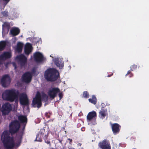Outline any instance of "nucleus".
<instances>
[{
    "instance_id": "26",
    "label": "nucleus",
    "mask_w": 149,
    "mask_h": 149,
    "mask_svg": "<svg viewBox=\"0 0 149 149\" xmlns=\"http://www.w3.org/2000/svg\"><path fill=\"white\" fill-rule=\"evenodd\" d=\"M1 14L4 17H8V11L6 10L2 12Z\"/></svg>"
},
{
    "instance_id": "34",
    "label": "nucleus",
    "mask_w": 149,
    "mask_h": 149,
    "mask_svg": "<svg viewBox=\"0 0 149 149\" xmlns=\"http://www.w3.org/2000/svg\"><path fill=\"white\" fill-rule=\"evenodd\" d=\"M45 116L47 118H50V116L48 115V113L47 112H46L45 113Z\"/></svg>"
},
{
    "instance_id": "35",
    "label": "nucleus",
    "mask_w": 149,
    "mask_h": 149,
    "mask_svg": "<svg viewBox=\"0 0 149 149\" xmlns=\"http://www.w3.org/2000/svg\"><path fill=\"white\" fill-rule=\"evenodd\" d=\"M131 70H129L127 71V73L125 75V76H127L129 74H130L131 73Z\"/></svg>"
},
{
    "instance_id": "25",
    "label": "nucleus",
    "mask_w": 149,
    "mask_h": 149,
    "mask_svg": "<svg viewBox=\"0 0 149 149\" xmlns=\"http://www.w3.org/2000/svg\"><path fill=\"white\" fill-rule=\"evenodd\" d=\"M83 96L84 97L88 98L89 97V93L87 91H84L83 93Z\"/></svg>"
},
{
    "instance_id": "5",
    "label": "nucleus",
    "mask_w": 149,
    "mask_h": 149,
    "mask_svg": "<svg viewBox=\"0 0 149 149\" xmlns=\"http://www.w3.org/2000/svg\"><path fill=\"white\" fill-rule=\"evenodd\" d=\"M12 107L10 104L8 103H6L2 105L1 111L2 115L5 116L8 115L11 111Z\"/></svg>"
},
{
    "instance_id": "27",
    "label": "nucleus",
    "mask_w": 149,
    "mask_h": 149,
    "mask_svg": "<svg viewBox=\"0 0 149 149\" xmlns=\"http://www.w3.org/2000/svg\"><path fill=\"white\" fill-rule=\"evenodd\" d=\"M43 100H47L48 99V96L47 95L44 93H43L42 95V98Z\"/></svg>"
},
{
    "instance_id": "33",
    "label": "nucleus",
    "mask_w": 149,
    "mask_h": 149,
    "mask_svg": "<svg viewBox=\"0 0 149 149\" xmlns=\"http://www.w3.org/2000/svg\"><path fill=\"white\" fill-rule=\"evenodd\" d=\"M39 135L38 134L37 135L36 138V140L37 141H38L40 142H41L42 141V140L41 139H38V137L39 136Z\"/></svg>"
},
{
    "instance_id": "1",
    "label": "nucleus",
    "mask_w": 149,
    "mask_h": 149,
    "mask_svg": "<svg viewBox=\"0 0 149 149\" xmlns=\"http://www.w3.org/2000/svg\"><path fill=\"white\" fill-rule=\"evenodd\" d=\"M20 124L17 120L12 121L9 125V132L7 130L4 131L1 134V140L4 148L6 149H13L15 145L13 137L10 136V133L13 135L17 133L20 127Z\"/></svg>"
},
{
    "instance_id": "9",
    "label": "nucleus",
    "mask_w": 149,
    "mask_h": 149,
    "mask_svg": "<svg viewBox=\"0 0 149 149\" xmlns=\"http://www.w3.org/2000/svg\"><path fill=\"white\" fill-rule=\"evenodd\" d=\"M60 91L58 88L53 87L50 88L47 93L49 97L52 99H54L57 96L58 93L60 92Z\"/></svg>"
},
{
    "instance_id": "13",
    "label": "nucleus",
    "mask_w": 149,
    "mask_h": 149,
    "mask_svg": "<svg viewBox=\"0 0 149 149\" xmlns=\"http://www.w3.org/2000/svg\"><path fill=\"white\" fill-rule=\"evenodd\" d=\"M97 116L96 113L94 111L89 112L87 116V120L88 122L91 121L92 120L96 121Z\"/></svg>"
},
{
    "instance_id": "24",
    "label": "nucleus",
    "mask_w": 149,
    "mask_h": 149,
    "mask_svg": "<svg viewBox=\"0 0 149 149\" xmlns=\"http://www.w3.org/2000/svg\"><path fill=\"white\" fill-rule=\"evenodd\" d=\"M89 102L94 104L95 105L97 103V98L95 95H92V98L88 99Z\"/></svg>"
},
{
    "instance_id": "28",
    "label": "nucleus",
    "mask_w": 149,
    "mask_h": 149,
    "mask_svg": "<svg viewBox=\"0 0 149 149\" xmlns=\"http://www.w3.org/2000/svg\"><path fill=\"white\" fill-rule=\"evenodd\" d=\"M16 48L15 49L16 52L18 53H20L22 52V50L23 47H16Z\"/></svg>"
},
{
    "instance_id": "22",
    "label": "nucleus",
    "mask_w": 149,
    "mask_h": 149,
    "mask_svg": "<svg viewBox=\"0 0 149 149\" xmlns=\"http://www.w3.org/2000/svg\"><path fill=\"white\" fill-rule=\"evenodd\" d=\"M18 120L21 123H26L27 122V118L26 117L23 115H20L18 117Z\"/></svg>"
},
{
    "instance_id": "39",
    "label": "nucleus",
    "mask_w": 149,
    "mask_h": 149,
    "mask_svg": "<svg viewBox=\"0 0 149 149\" xmlns=\"http://www.w3.org/2000/svg\"><path fill=\"white\" fill-rule=\"evenodd\" d=\"M9 64V63L8 62L6 63L5 64V67L6 68H7L8 65Z\"/></svg>"
},
{
    "instance_id": "30",
    "label": "nucleus",
    "mask_w": 149,
    "mask_h": 149,
    "mask_svg": "<svg viewBox=\"0 0 149 149\" xmlns=\"http://www.w3.org/2000/svg\"><path fill=\"white\" fill-rule=\"evenodd\" d=\"M24 44L22 42H18L17 45L15 47H24Z\"/></svg>"
},
{
    "instance_id": "16",
    "label": "nucleus",
    "mask_w": 149,
    "mask_h": 149,
    "mask_svg": "<svg viewBox=\"0 0 149 149\" xmlns=\"http://www.w3.org/2000/svg\"><path fill=\"white\" fill-rule=\"evenodd\" d=\"M12 54L10 52H4L2 54L0 55V60H5L6 59L11 57Z\"/></svg>"
},
{
    "instance_id": "10",
    "label": "nucleus",
    "mask_w": 149,
    "mask_h": 149,
    "mask_svg": "<svg viewBox=\"0 0 149 149\" xmlns=\"http://www.w3.org/2000/svg\"><path fill=\"white\" fill-rule=\"evenodd\" d=\"M19 97V102L21 105L25 106L29 105V100L26 94L23 93H20Z\"/></svg>"
},
{
    "instance_id": "38",
    "label": "nucleus",
    "mask_w": 149,
    "mask_h": 149,
    "mask_svg": "<svg viewBox=\"0 0 149 149\" xmlns=\"http://www.w3.org/2000/svg\"><path fill=\"white\" fill-rule=\"evenodd\" d=\"M13 66L14 67L15 69H16L17 68L16 65L15 63H13Z\"/></svg>"
},
{
    "instance_id": "12",
    "label": "nucleus",
    "mask_w": 149,
    "mask_h": 149,
    "mask_svg": "<svg viewBox=\"0 0 149 149\" xmlns=\"http://www.w3.org/2000/svg\"><path fill=\"white\" fill-rule=\"evenodd\" d=\"M32 77V74L30 72H26L22 76V80L25 83H29L31 81Z\"/></svg>"
},
{
    "instance_id": "15",
    "label": "nucleus",
    "mask_w": 149,
    "mask_h": 149,
    "mask_svg": "<svg viewBox=\"0 0 149 149\" xmlns=\"http://www.w3.org/2000/svg\"><path fill=\"white\" fill-rule=\"evenodd\" d=\"M120 127V125L118 123H115L111 125L112 130L114 134H116L119 132Z\"/></svg>"
},
{
    "instance_id": "41",
    "label": "nucleus",
    "mask_w": 149,
    "mask_h": 149,
    "mask_svg": "<svg viewBox=\"0 0 149 149\" xmlns=\"http://www.w3.org/2000/svg\"><path fill=\"white\" fill-rule=\"evenodd\" d=\"M129 74H130L129 77H132L133 76V74L132 73H131Z\"/></svg>"
},
{
    "instance_id": "3",
    "label": "nucleus",
    "mask_w": 149,
    "mask_h": 149,
    "mask_svg": "<svg viewBox=\"0 0 149 149\" xmlns=\"http://www.w3.org/2000/svg\"><path fill=\"white\" fill-rule=\"evenodd\" d=\"M59 76V72L54 68L47 69L45 72V77L48 81H55L58 79Z\"/></svg>"
},
{
    "instance_id": "44",
    "label": "nucleus",
    "mask_w": 149,
    "mask_h": 149,
    "mask_svg": "<svg viewBox=\"0 0 149 149\" xmlns=\"http://www.w3.org/2000/svg\"><path fill=\"white\" fill-rule=\"evenodd\" d=\"M25 126H24V127H23L22 128V131H24V129H25Z\"/></svg>"
},
{
    "instance_id": "36",
    "label": "nucleus",
    "mask_w": 149,
    "mask_h": 149,
    "mask_svg": "<svg viewBox=\"0 0 149 149\" xmlns=\"http://www.w3.org/2000/svg\"><path fill=\"white\" fill-rule=\"evenodd\" d=\"M45 142H46V143H47V144H50V141H48V140H45Z\"/></svg>"
},
{
    "instance_id": "37",
    "label": "nucleus",
    "mask_w": 149,
    "mask_h": 149,
    "mask_svg": "<svg viewBox=\"0 0 149 149\" xmlns=\"http://www.w3.org/2000/svg\"><path fill=\"white\" fill-rule=\"evenodd\" d=\"M68 140L69 141V144H71L72 143V140L70 138H69L68 139Z\"/></svg>"
},
{
    "instance_id": "40",
    "label": "nucleus",
    "mask_w": 149,
    "mask_h": 149,
    "mask_svg": "<svg viewBox=\"0 0 149 149\" xmlns=\"http://www.w3.org/2000/svg\"><path fill=\"white\" fill-rule=\"evenodd\" d=\"M5 47H0V51L4 49Z\"/></svg>"
},
{
    "instance_id": "8",
    "label": "nucleus",
    "mask_w": 149,
    "mask_h": 149,
    "mask_svg": "<svg viewBox=\"0 0 149 149\" xmlns=\"http://www.w3.org/2000/svg\"><path fill=\"white\" fill-rule=\"evenodd\" d=\"M19 63L21 67H24L27 64V58L23 54L17 56L15 58Z\"/></svg>"
},
{
    "instance_id": "23",
    "label": "nucleus",
    "mask_w": 149,
    "mask_h": 149,
    "mask_svg": "<svg viewBox=\"0 0 149 149\" xmlns=\"http://www.w3.org/2000/svg\"><path fill=\"white\" fill-rule=\"evenodd\" d=\"M24 53L27 55H29L32 52L33 49V47H24Z\"/></svg>"
},
{
    "instance_id": "46",
    "label": "nucleus",
    "mask_w": 149,
    "mask_h": 149,
    "mask_svg": "<svg viewBox=\"0 0 149 149\" xmlns=\"http://www.w3.org/2000/svg\"><path fill=\"white\" fill-rule=\"evenodd\" d=\"M45 138L46 139L47 138V136L46 135L45 136Z\"/></svg>"
},
{
    "instance_id": "2",
    "label": "nucleus",
    "mask_w": 149,
    "mask_h": 149,
    "mask_svg": "<svg viewBox=\"0 0 149 149\" xmlns=\"http://www.w3.org/2000/svg\"><path fill=\"white\" fill-rule=\"evenodd\" d=\"M19 94L18 90L12 89L5 90L2 94V97L4 100L12 102L18 100Z\"/></svg>"
},
{
    "instance_id": "45",
    "label": "nucleus",
    "mask_w": 149,
    "mask_h": 149,
    "mask_svg": "<svg viewBox=\"0 0 149 149\" xmlns=\"http://www.w3.org/2000/svg\"><path fill=\"white\" fill-rule=\"evenodd\" d=\"M59 142L61 143V144H62V140H59Z\"/></svg>"
},
{
    "instance_id": "20",
    "label": "nucleus",
    "mask_w": 149,
    "mask_h": 149,
    "mask_svg": "<svg viewBox=\"0 0 149 149\" xmlns=\"http://www.w3.org/2000/svg\"><path fill=\"white\" fill-rule=\"evenodd\" d=\"M2 36H3V34L5 35L6 33L4 32V27H6L7 29V31L6 34H7L9 31V29H10V23L8 22H4L3 24L2 25Z\"/></svg>"
},
{
    "instance_id": "32",
    "label": "nucleus",
    "mask_w": 149,
    "mask_h": 149,
    "mask_svg": "<svg viewBox=\"0 0 149 149\" xmlns=\"http://www.w3.org/2000/svg\"><path fill=\"white\" fill-rule=\"evenodd\" d=\"M13 42H12V44H15V43L16 41V38H13L12 39Z\"/></svg>"
},
{
    "instance_id": "7",
    "label": "nucleus",
    "mask_w": 149,
    "mask_h": 149,
    "mask_svg": "<svg viewBox=\"0 0 149 149\" xmlns=\"http://www.w3.org/2000/svg\"><path fill=\"white\" fill-rule=\"evenodd\" d=\"M11 82V79L8 74L4 75L1 80L2 86L4 87L8 86Z\"/></svg>"
},
{
    "instance_id": "6",
    "label": "nucleus",
    "mask_w": 149,
    "mask_h": 149,
    "mask_svg": "<svg viewBox=\"0 0 149 149\" xmlns=\"http://www.w3.org/2000/svg\"><path fill=\"white\" fill-rule=\"evenodd\" d=\"M32 44L27 42L24 47H32V45L39 46L40 44L42 43V40L41 38L37 37L33 38L31 39Z\"/></svg>"
},
{
    "instance_id": "29",
    "label": "nucleus",
    "mask_w": 149,
    "mask_h": 149,
    "mask_svg": "<svg viewBox=\"0 0 149 149\" xmlns=\"http://www.w3.org/2000/svg\"><path fill=\"white\" fill-rule=\"evenodd\" d=\"M137 66L136 65H134L131 66V71H133L134 70L136 69L137 68Z\"/></svg>"
},
{
    "instance_id": "14",
    "label": "nucleus",
    "mask_w": 149,
    "mask_h": 149,
    "mask_svg": "<svg viewBox=\"0 0 149 149\" xmlns=\"http://www.w3.org/2000/svg\"><path fill=\"white\" fill-rule=\"evenodd\" d=\"M100 148L102 149H111V147L109 142L107 141L106 140H104L99 144Z\"/></svg>"
},
{
    "instance_id": "21",
    "label": "nucleus",
    "mask_w": 149,
    "mask_h": 149,
    "mask_svg": "<svg viewBox=\"0 0 149 149\" xmlns=\"http://www.w3.org/2000/svg\"><path fill=\"white\" fill-rule=\"evenodd\" d=\"M54 63L56 66L58 67L60 69L62 68L63 66V64L60 61L58 58H55L54 59Z\"/></svg>"
},
{
    "instance_id": "43",
    "label": "nucleus",
    "mask_w": 149,
    "mask_h": 149,
    "mask_svg": "<svg viewBox=\"0 0 149 149\" xmlns=\"http://www.w3.org/2000/svg\"><path fill=\"white\" fill-rule=\"evenodd\" d=\"M3 60H0V64H1L2 63V61H3Z\"/></svg>"
},
{
    "instance_id": "4",
    "label": "nucleus",
    "mask_w": 149,
    "mask_h": 149,
    "mask_svg": "<svg viewBox=\"0 0 149 149\" xmlns=\"http://www.w3.org/2000/svg\"><path fill=\"white\" fill-rule=\"evenodd\" d=\"M42 105L41 94L38 92L32 101V106L34 107L39 108L42 106Z\"/></svg>"
},
{
    "instance_id": "42",
    "label": "nucleus",
    "mask_w": 149,
    "mask_h": 149,
    "mask_svg": "<svg viewBox=\"0 0 149 149\" xmlns=\"http://www.w3.org/2000/svg\"><path fill=\"white\" fill-rule=\"evenodd\" d=\"M113 73H112L108 75H107V77H110L111 76L113 75Z\"/></svg>"
},
{
    "instance_id": "31",
    "label": "nucleus",
    "mask_w": 149,
    "mask_h": 149,
    "mask_svg": "<svg viewBox=\"0 0 149 149\" xmlns=\"http://www.w3.org/2000/svg\"><path fill=\"white\" fill-rule=\"evenodd\" d=\"M58 96L60 98V100H61L63 97V93L61 92L59 93L58 94Z\"/></svg>"
},
{
    "instance_id": "11",
    "label": "nucleus",
    "mask_w": 149,
    "mask_h": 149,
    "mask_svg": "<svg viewBox=\"0 0 149 149\" xmlns=\"http://www.w3.org/2000/svg\"><path fill=\"white\" fill-rule=\"evenodd\" d=\"M33 57L34 61L38 63L42 62L44 60L43 56L39 52H36L34 54Z\"/></svg>"
},
{
    "instance_id": "19",
    "label": "nucleus",
    "mask_w": 149,
    "mask_h": 149,
    "mask_svg": "<svg viewBox=\"0 0 149 149\" xmlns=\"http://www.w3.org/2000/svg\"><path fill=\"white\" fill-rule=\"evenodd\" d=\"M107 115V111L105 109H102L99 112V116L102 119L104 118Z\"/></svg>"
},
{
    "instance_id": "18",
    "label": "nucleus",
    "mask_w": 149,
    "mask_h": 149,
    "mask_svg": "<svg viewBox=\"0 0 149 149\" xmlns=\"http://www.w3.org/2000/svg\"><path fill=\"white\" fill-rule=\"evenodd\" d=\"M11 45L10 40H6L0 41V47H10Z\"/></svg>"
},
{
    "instance_id": "17",
    "label": "nucleus",
    "mask_w": 149,
    "mask_h": 149,
    "mask_svg": "<svg viewBox=\"0 0 149 149\" xmlns=\"http://www.w3.org/2000/svg\"><path fill=\"white\" fill-rule=\"evenodd\" d=\"M20 32V31L19 28L14 27L11 29L10 33L13 36H15L19 34Z\"/></svg>"
}]
</instances>
